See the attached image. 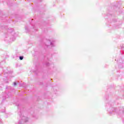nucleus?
Masks as SVG:
<instances>
[{"mask_svg": "<svg viewBox=\"0 0 124 124\" xmlns=\"http://www.w3.org/2000/svg\"><path fill=\"white\" fill-rule=\"evenodd\" d=\"M19 59L21 61H22V60H23V59H24V57H22V56H20L19 57Z\"/></svg>", "mask_w": 124, "mask_h": 124, "instance_id": "obj_1", "label": "nucleus"}, {"mask_svg": "<svg viewBox=\"0 0 124 124\" xmlns=\"http://www.w3.org/2000/svg\"><path fill=\"white\" fill-rule=\"evenodd\" d=\"M14 85L15 86H16V85H17V83L16 82H14Z\"/></svg>", "mask_w": 124, "mask_h": 124, "instance_id": "obj_2", "label": "nucleus"}]
</instances>
